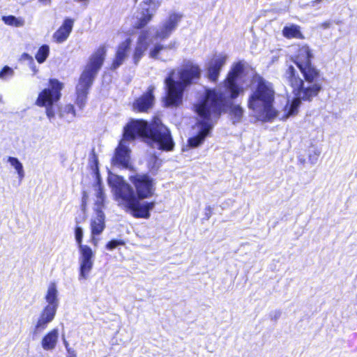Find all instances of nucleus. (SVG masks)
Masks as SVG:
<instances>
[{"label": "nucleus", "instance_id": "8", "mask_svg": "<svg viewBox=\"0 0 357 357\" xmlns=\"http://www.w3.org/2000/svg\"><path fill=\"white\" fill-rule=\"evenodd\" d=\"M75 238L79 253L78 259L79 280H86L94 265L95 253L89 245L82 244L83 229L81 227H75Z\"/></svg>", "mask_w": 357, "mask_h": 357}, {"label": "nucleus", "instance_id": "30", "mask_svg": "<svg viewBox=\"0 0 357 357\" xmlns=\"http://www.w3.org/2000/svg\"><path fill=\"white\" fill-rule=\"evenodd\" d=\"M15 75V71L14 70L8 66H5L1 70H0V79L2 81H8L13 77Z\"/></svg>", "mask_w": 357, "mask_h": 357}, {"label": "nucleus", "instance_id": "2", "mask_svg": "<svg viewBox=\"0 0 357 357\" xmlns=\"http://www.w3.org/2000/svg\"><path fill=\"white\" fill-rule=\"evenodd\" d=\"M313 55L307 45L298 47L294 63L302 73L306 83L299 77L296 68L289 66L287 69L284 77L292 89L295 98L289 103L287 101L283 114L280 116L282 119L295 115L301 100L310 101L316 97L321 90V83L319 82L320 74L319 70L311 63Z\"/></svg>", "mask_w": 357, "mask_h": 357}, {"label": "nucleus", "instance_id": "34", "mask_svg": "<svg viewBox=\"0 0 357 357\" xmlns=\"http://www.w3.org/2000/svg\"><path fill=\"white\" fill-rule=\"evenodd\" d=\"M98 235H95V234H91V243L95 246V247H97L98 246V242H99V238H97Z\"/></svg>", "mask_w": 357, "mask_h": 357}, {"label": "nucleus", "instance_id": "43", "mask_svg": "<svg viewBox=\"0 0 357 357\" xmlns=\"http://www.w3.org/2000/svg\"><path fill=\"white\" fill-rule=\"evenodd\" d=\"M74 1L76 2H83L86 5L89 0H74Z\"/></svg>", "mask_w": 357, "mask_h": 357}, {"label": "nucleus", "instance_id": "14", "mask_svg": "<svg viewBox=\"0 0 357 357\" xmlns=\"http://www.w3.org/2000/svg\"><path fill=\"white\" fill-rule=\"evenodd\" d=\"M56 311L57 310L51 307L50 306H45L40 313L38 320L35 324L33 333L38 334L43 331L47 327V325L54 319Z\"/></svg>", "mask_w": 357, "mask_h": 357}, {"label": "nucleus", "instance_id": "42", "mask_svg": "<svg viewBox=\"0 0 357 357\" xmlns=\"http://www.w3.org/2000/svg\"><path fill=\"white\" fill-rule=\"evenodd\" d=\"M39 1L47 5H49L51 3V0H39Z\"/></svg>", "mask_w": 357, "mask_h": 357}, {"label": "nucleus", "instance_id": "27", "mask_svg": "<svg viewBox=\"0 0 357 357\" xmlns=\"http://www.w3.org/2000/svg\"><path fill=\"white\" fill-rule=\"evenodd\" d=\"M230 115L234 123H239L243 116V109L239 105H233L231 107Z\"/></svg>", "mask_w": 357, "mask_h": 357}, {"label": "nucleus", "instance_id": "19", "mask_svg": "<svg viewBox=\"0 0 357 357\" xmlns=\"http://www.w3.org/2000/svg\"><path fill=\"white\" fill-rule=\"evenodd\" d=\"M73 26V20L66 19L62 26L54 33L53 38L58 43H61L66 40L72 31Z\"/></svg>", "mask_w": 357, "mask_h": 357}, {"label": "nucleus", "instance_id": "24", "mask_svg": "<svg viewBox=\"0 0 357 357\" xmlns=\"http://www.w3.org/2000/svg\"><path fill=\"white\" fill-rule=\"evenodd\" d=\"M59 116L68 122H71L75 117V110L73 105H66L59 113Z\"/></svg>", "mask_w": 357, "mask_h": 357}, {"label": "nucleus", "instance_id": "13", "mask_svg": "<svg viewBox=\"0 0 357 357\" xmlns=\"http://www.w3.org/2000/svg\"><path fill=\"white\" fill-rule=\"evenodd\" d=\"M154 40L151 37V31H142L138 38L136 46L134 50L132 59L135 64H137L144 56V52L147 50L151 43H153Z\"/></svg>", "mask_w": 357, "mask_h": 357}, {"label": "nucleus", "instance_id": "35", "mask_svg": "<svg viewBox=\"0 0 357 357\" xmlns=\"http://www.w3.org/2000/svg\"><path fill=\"white\" fill-rule=\"evenodd\" d=\"M22 59L23 60H27V61H29L30 63H33V59L31 56H30L29 54L27 53H24L22 54Z\"/></svg>", "mask_w": 357, "mask_h": 357}, {"label": "nucleus", "instance_id": "3", "mask_svg": "<svg viewBox=\"0 0 357 357\" xmlns=\"http://www.w3.org/2000/svg\"><path fill=\"white\" fill-rule=\"evenodd\" d=\"M137 136L146 138L152 148L169 151L174 146L170 131L160 119H154L151 124L144 120H132L124 127L123 138L116 149L112 158L114 165L128 167L130 158L126 142L135 139Z\"/></svg>", "mask_w": 357, "mask_h": 357}, {"label": "nucleus", "instance_id": "25", "mask_svg": "<svg viewBox=\"0 0 357 357\" xmlns=\"http://www.w3.org/2000/svg\"><path fill=\"white\" fill-rule=\"evenodd\" d=\"M105 201V195L103 192L102 188L100 185V181H98V189L96 192V200L95 203V211L96 213L102 211Z\"/></svg>", "mask_w": 357, "mask_h": 357}, {"label": "nucleus", "instance_id": "41", "mask_svg": "<svg viewBox=\"0 0 357 357\" xmlns=\"http://www.w3.org/2000/svg\"><path fill=\"white\" fill-rule=\"evenodd\" d=\"M63 343H64L65 347H66V349L67 350V352H68V349H73L72 348L69 347V344L68 343L67 341L64 340Z\"/></svg>", "mask_w": 357, "mask_h": 357}, {"label": "nucleus", "instance_id": "6", "mask_svg": "<svg viewBox=\"0 0 357 357\" xmlns=\"http://www.w3.org/2000/svg\"><path fill=\"white\" fill-rule=\"evenodd\" d=\"M107 181L114 193L115 200L118 202L119 206L126 207L135 218H149L150 217V211L153 208L154 202L141 203L132 188L125 183L122 177L116 174H109Z\"/></svg>", "mask_w": 357, "mask_h": 357}, {"label": "nucleus", "instance_id": "7", "mask_svg": "<svg viewBox=\"0 0 357 357\" xmlns=\"http://www.w3.org/2000/svg\"><path fill=\"white\" fill-rule=\"evenodd\" d=\"M105 54V47H99L90 57L85 69L80 76L76 87V104L81 109L86 105L89 90L93 82L95 77L102 66Z\"/></svg>", "mask_w": 357, "mask_h": 357}, {"label": "nucleus", "instance_id": "37", "mask_svg": "<svg viewBox=\"0 0 357 357\" xmlns=\"http://www.w3.org/2000/svg\"><path fill=\"white\" fill-rule=\"evenodd\" d=\"M331 25V22L330 21H326L321 24L320 27L326 29H328Z\"/></svg>", "mask_w": 357, "mask_h": 357}, {"label": "nucleus", "instance_id": "22", "mask_svg": "<svg viewBox=\"0 0 357 357\" xmlns=\"http://www.w3.org/2000/svg\"><path fill=\"white\" fill-rule=\"evenodd\" d=\"M177 47V42L172 40L168 45H164L158 43L153 44V47L149 51V56L153 59H158L162 51L167 50H175Z\"/></svg>", "mask_w": 357, "mask_h": 357}, {"label": "nucleus", "instance_id": "1", "mask_svg": "<svg viewBox=\"0 0 357 357\" xmlns=\"http://www.w3.org/2000/svg\"><path fill=\"white\" fill-rule=\"evenodd\" d=\"M244 66L242 61L234 65L225 81V92L208 90L204 100L195 105V111L199 116L197 123L199 132L188 139L190 146L197 147L204 142L219 118L223 106L229 100L237 98L243 92L238 82L243 73Z\"/></svg>", "mask_w": 357, "mask_h": 357}, {"label": "nucleus", "instance_id": "31", "mask_svg": "<svg viewBox=\"0 0 357 357\" xmlns=\"http://www.w3.org/2000/svg\"><path fill=\"white\" fill-rule=\"evenodd\" d=\"M161 164V160H159L156 156H151L149 161V166L151 172H155L158 169Z\"/></svg>", "mask_w": 357, "mask_h": 357}, {"label": "nucleus", "instance_id": "10", "mask_svg": "<svg viewBox=\"0 0 357 357\" xmlns=\"http://www.w3.org/2000/svg\"><path fill=\"white\" fill-rule=\"evenodd\" d=\"M163 0H143L139 4L140 11L136 15L134 26L142 29L153 18Z\"/></svg>", "mask_w": 357, "mask_h": 357}, {"label": "nucleus", "instance_id": "15", "mask_svg": "<svg viewBox=\"0 0 357 357\" xmlns=\"http://www.w3.org/2000/svg\"><path fill=\"white\" fill-rule=\"evenodd\" d=\"M227 59L226 55H217L208 63V77L213 81L215 82L219 76L220 71L222 66L225 64Z\"/></svg>", "mask_w": 357, "mask_h": 357}, {"label": "nucleus", "instance_id": "39", "mask_svg": "<svg viewBox=\"0 0 357 357\" xmlns=\"http://www.w3.org/2000/svg\"><path fill=\"white\" fill-rule=\"evenodd\" d=\"M30 67L32 70V71L33 72V74H36L37 72H38V68H36V65H35V63H34V61H33V63H30Z\"/></svg>", "mask_w": 357, "mask_h": 357}, {"label": "nucleus", "instance_id": "23", "mask_svg": "<svg viewBox=\"0 0 357 357\" xmlns=\"http://www.w3.org/2000/svg\"><path fill=\"white\" fill-rule=\"evenodd\" d=\"M282 33L287 38H303V34L300 31V27L297 25L292 24L289 26H284Z\"/></svg>", "mask_w": 357, "mask_h": 357}, {"label": "nucleus", "instance_id": "32", "mask_svg": "<svg viewBox=\"0 0 357 357\" xmlns=\"http://www.w3.org/2000/svg\"><path fill=\"white\" fill-rule=\"evenodd\" d=\"M319 155L320 151L317 149H314L311 152H310L308 159L310 163L315 164L317 162Z\"/></svg>", "mask_w": 357, "mask_h": 357}, {"label": "nucleus", "instance_id": "16", "mask_svg": "<svg viewBox=\"0 0 357 357\" xmlns=\"http://www.w3.org/2000/svg\"><path fill=\"white\" fill-rule=\"evenodd\" d=\"M131 43V39L127 38L126 40L119 44L117 47L115 58L111 67L112 69L115 70L123 64L126 59L128 57Z\"/></svg>", "mask_w": 357, "mask_h": 357}, {"label": "nucleus", "instance_id": "28", "mask_svg": "<svg viewBox=\"0 0 357 357\" xmlns=\"http://www.w3.org/2000/svg\"><path fill=\"white\" fill-rule=\"evenodd\" d=\"M8 162L13 166L17 171L18 176L20 180L24 177V172L23 165L17 158L8 157Z\"/></svg>", "mask_w": 357, "mask_h": 357}, {"label": "nucleus", "instance_id": "20", "mask_svg": "<svg viewBox=\"0 0 357 357\" xmlns=\"http://www.w3.org/2000/svg\"><path fill=\"white\" fill-rule=\"evenodd\" d=\"M105 215L102 211H99L91 220V234L100 235L105 229Z\"/></svg>", "mask_w": 357, "mask_h": 357}, {"label": "nucleus", "instance_id": "5", "mask_svg": "<svg viewBox=\"0 0 357 357\" xmlns=\"http://www.w3.org/2000/svg\"><path fill=\"white\" fill-rule=\"evenodd\" d=\"M275 90L273 85L259 75L252 82V93L248 99V107L262 121H269L278 114L273 107Z\"/></svg>", "mask_w": 357, "mask_h": 357}, {"label": "nucleus", "instance_id": "33", "mask_svg": "<svg viewBox=\"0 0 357 357\" xmlns=\"http://www.w3.org/2000/svg\"><path fill=\"white\" fill-rule=\"evenodd\" d=\"M124 244V242L123 241H119V240H112L110 241L107 245H106V248L107 249L109 250H114V248H116L117 246L119 245H123Z\"/></svg>", "mask_w": 357, "mask_h": 357}, {"label": "nucleus", "instance_id": "40", "mask_svg": "<svg viewBox=\"0 0 357 357\" xmlns=\"http://www.w3.org/2000/svg\"><path fill=\"white\" fill-rule=\"evenodd\" d=\"M66 357H76V353L74 349H68V355Z\"/></svg>", "mask_w": 357, "mask_h": 357}, {"label": "nucleus", "instance_id": "17", "mask_svg": "<svg viewBox=\"0 0 357 357\" xmlns=\"http://www.w3.org/2000/svg\"><path fill=\"white\" fill-rule=\"evenodd\" d=\"M153 90V86H149L148 91L134 102L133 109L138 112H146L150 109L154 101Z\"/></svg>", "mask_w": 357, "mask_h": 357}, {"label": "nucleus", "instance_id": "18", "mask_svg": "<svg viewBox=\"0 0 357 357\" xmlns=\"http://www.w3.org/2000/svg\"><path fill=\"white\" fill-rule=\"evenodd\" d=\"M45 301L47 303L45 306L58 309L59 305V291L55 282H52L49 284L45 295Z\"/></svg>", "mask_w": 357, "mask_h": 357}, {"label": "nucleus", "instance_id": "4", "mask_svg": "<svg viewBox=\"0 0 357 357\" xmlns=\"http://www.w3.org/2000/svg\"><path fill=\"white\" fill-rule=\"evenodd\" d=\"M201 69L198 65L188 60L182 66L170 72L165 79L166 101L168 106H177L182 100L185 87L199 79Z\"/></svg>", "mask_w": 357, "mask_h": 357}, {"label": "nucleus", "instance_id": "29", "mask_svg": "<svg viewBox=\"0 0 357 357\" xmlns=\"http://www.w3.org/2000/svg\"><path fill=\"white\" fill-rule=\"evenodd\" d=\"M50 54V47L47 45H42L36 54V59L39 63L45 62Z\"/></svg>", "mask_w": 357, "mask_h": 357}, {"label": "nucleus", "instance_id": "44", "mask_svg": "<svg viewBox=\"0 0 357 357\" xmlns=\"http://www.w3.org/2000/svg\"><path fill=\"white\" fill-rule=\"evenodd\" d=\"M138 0H134L135 3H137Z\"/></svg>", "mask_w": 357, "mask_h": 357}, {"label": "nucleus", "instance_id": "36", "mask_svg": "<svg viewBox=\"0 0 357 357\" xmlns=\"http://www.w3.org/2000/svg\"><path fill=\"white\" fill-rule=\"evenodd\" d=\"M324 0H313L311 1L308 5L312 7L317 6L319 3H321Z\"/></svg>", "mask_w": 357, "mask_h": 357}, {"label": "nucleus", "instance_id": "11", "mask_svg": "<svg viewBox=\"0 0 357 357\" xmlns=\"http://www.w3.org/2000/svg\"><path fill=\"white\" fill-rule=\"evenodd\" d=\"M134 185L139 199L151 197L154 192L153 181L146 174H135L130 176Z\"/></svg>", "mask_w": 357, "mask_h": 357}, {"label": "nucleus", "instance_id": "9", "mask_svg": "<svg viewBox=\"0 0 357 357\" xmlns=\"http://www.w3.org/2000/svg\"><path fill=\"white\" fill-rule=\"evenodd\" d=\"M63 84L56 79L50 80V88L43 90L36 101V105L46 107V115L50 122L55 117L53 103L60 99Z\"/></svg>", "mask_w": 357, "mask_h": 357}, {"label": "nucleus", "instance_id": "26", "mask_svg": "<svg viewBox=\"0 0 357 357\" xmlns=\"http://www.w3.org/2000/svg\"><path fill=\"white\" fill-rule=\"evenodd\" d=\"M2 20L6 24L21 27L24 25V20L21 17H16L13 15L3 16Z\"/></svg>", "mask_w": 357, "mask_h": 357}, {"label": "nucleus", "instance_id": "21", "mask_svg": "<svg viewBox=\"0 0 357 357\" xmlns=\"http://www.w3.org/2000/svg\"><path fill=\"white\" fill-rule=\"evenodd\" d=\"M59 338V330L54 328L46 334L42 340L41 344L44 350H53L56 346Z\"/></svg>", "mask_w": 357, "mask_h": 357}, {"label": "nucleus", "instance_id": "12", "mask_svg": "<svg viewBox=\"0 0 357 357\" xmlns=\"http://www.w3.org/2000/svg\"><path fill=\"white\" fill-rule=\"evenodd\" d=\"M181 19L182 15L179 13H173L169 14L168 17L160 24L154 36H152L151 32V37L153 40H164L169 38L176 30Z\"/></svg>", "mask_w": 357, "mask_h": 357}, {"label": "nucleus", "instance_id": "38", "mask_svg": "<svg viewBox=\"0 0 357 357\" xmlns=\"http://www.w3.org/2000/svg\"><path fill=\"white\" fill-rule=\"evenodd\" d=\"M211 213H212L211 207L210 206L206 207V214L205 215H206L207 219H208L211 217Z\"/></svg>", "mask_w": 357, "mask_h": 357}]
</instances>
